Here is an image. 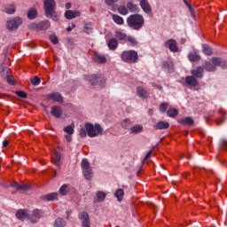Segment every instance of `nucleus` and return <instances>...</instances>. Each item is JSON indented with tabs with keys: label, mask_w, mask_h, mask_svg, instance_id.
Wrapping results in <instances>:
<instances>
[{
	"label": "nucleus",
	"mask_w": 227,
	"mask_h": 227,
	"mask_svg": "<svg viewBox=\"0 0 227 227\" xmlns=\"http://www.w3.org/2000/svg\"><path fill=\"white\" fill-rule=\"evenodd\" d=\"M47 98L53 100V102H58L59 104H63V96L59 92H52L47 95Z\"/></svg>",
	"instance_id": "nucleus-11"
},
{
	"label": "nucleus",
	"mask_w": 227,
	"mask_h": 227,
	"mask_svg": "<svg viewBox=\"0 0 227 227\" xmlns=\"http://www.w3.org/2000/svg\"><path fill=\"white\" fill-rule=\"evenodd\" d=\"M127 8L129 12H131V13H134V12L137 11V5L134 4L132 2H129L127 4Z\"/></svg>",
	"instance_id": "nucleus-42"
},
{
	"label": "nucleus",
	"mask_w": 227,
	"mask_h": 227,
	"mask_svg": "<svg viewBox=\"0 0 227 227\" xmlns=\"http://www.w3.org/2000/svg\"><path fill=\"white\" fill-rule=\"evenodd\" d=\"M51 114L55 118H61L63 116V108L59 106H51Z\"/></svg>",
	"instance_id": "nucleus-12"
},
{
	"label": "nucleus",
	"mask_w": 227,
	"mask_h": 227,
	"mask_svg": "<svg viewBox=\"0 0 227 227\" xmlns=\"http://www.w3.org/2000/svg\"><path fill=\"white\" fill-rule=\"evenodd\" d=\"M158 90H160V91H162V86H157Z\"/></svg>",
	"instance_id": "nucleus-62"
},
{
	"label": "nucleus",
	"mask_w": 227,
	"mask_h": 227,
	"mask_svg": "<svg viewBox=\"0 0 227 227\" xmlns=\"http://www.w3.org/2000/svg\"><path fill=\"white\" fill-rule=\"evenodd\" d=\"M70 192V187L67 184H63L59 189V194L67 196Z\"/></svg>",
	"instance_id": "nucleus-33"
},
{
	"label": "nucleus",
	"mask_w": 227,
	"mask_h": 227,
	"mask_svg": "<svg viewBox=\"0 0 227 227\" xmlns=\"http://www.w3.org/2000/svg\"><path fill=\"white\" fill-rule=\"evenodd\" d=\"M204 69L202 67H198L196 69L192 70V74L194 77L201 79L203 77Z\"/></svg>",
	"instance_id": "nucleus-22"
},
{
	"label": "nucleus",
	"mask_w": 227,
	"mask_h": 227,
	"mask_svg": "<svg viewBox=\"0 0 227 227\" xmlns=\"http://www.w3.org/2000/svg\"><path fill=\"white\" fill-rule=\"evenodd\" d=\"M71 27H73V29H74L75 27V24H73Z\"/></svg>",
	"instance_id": "nucleus-64"
},
{
	"label": "nucleus",
	"mask_w": 227,
	"mask_h": 227,
	"mask_svg": "<svg viewBox=\"0 0 227 227\" xmlns=\"http://www.w3.org/2000/svg\"><path fill=\"white\" fill-rule=\"evenodd\" d=\"M72 29H74L72 27H67V31H68V32L72 31Z\"/></svg>",
	"instance_id": "nucleus-61"
},
{
	"label": "nucleus",
	"mask_w": 227,
	"mask_h": 227,
	"mask_svg": "<svg viewBox=\"0 0 227 227\" xmlns=\"http://www.w3.org/2000/svg\"><path fill=\"white\" fill-rule=\"evenodd\" d=\"M167 114L169 118H176V116H178V110L176 108H169Z\"/></svg>",
	"instance_id": "nucleus-35"
},
{
	"label": "nucleus",
	"mask_w": 227,
	"mask_h": 227,
	"mask_svg": "<svg viewBox=\"0 0 227 227\" xmlns=\"http://www.w3.org/2000/svg\"><path fill=\"white\" fill-rule=\"evenodd\" d=\"M118 12L121 13V15H127V13H129V9L125 5H121L118 7Z\"/></svg>",
	"instance_id": "nucleus-45"
},
{
	"label": "nucleus",
	"mask_w": 227,
	"mask_h": 227,
	"mask_svg": "<svg viewBox=\"0 0 227 227\" xmlns=\"http://www.w3.org/2000/svg\"><path fill=\"white\" fill-rule=\"evenodd\" d=\"M12 187H15L16 191H20L21 192H24L26 191H29V189H31V185H29V184H21V185H20L17 183H14L12 184Z\"/></svg>",
	"instance_id": "nucleus-21"
},
{
	"label": "nucleus",
	"mask_w": 227,
	"mask_h": 227,
	"mask_svg": "<svg viewBox=\"0 0 227 227\" xmlns=\"http://www.w3.org/2000/svg\"><path fill=\"white\" fill-rule=\"evenodd\" d=\"M22 18L15 17L13 19H10L6 22V27L8 31H17L20 26H22Z\"/></svg>",
	"instance_id": "nucleus-6"
},
{
	"label": "nucleus",
	"mask_w": 227,
	"mask_h": 227,
	"mask_svg": "<svg viewBox=\"0 0 227 227\" xmlns=\"http://www.w3.org/2000/svg\"><path fill=\"white\" fill-rule=\"evenodd\" d=\"M115 198H117L118 201L123 200V196H125V192L123 189H118L114 193Z\"/></svg>",
	"instance_id": "nucleus-32"
},
{
	"label": "nucleus",
	"mask_w": 227,
	"mask_h": 227,
	"mask_svg": "<svg viewBox=\"0 0 227 227\" xmlns=\"http://www.w3.org/2000/svg\"><path fill=\"white\" fill-rule=\"evenodd\" d=\"M154 129H156V130H164L169 129V122L160 121L155 125Z\"/></svg>",
	"instance_id": "nucleus-23"
},
{
	"label": "nucleus",
	"mask_w": 227,
	"mask_h": 227,
	"mask_svg": "<svg viewBox=\"0 0 227 227\" xmlns=\"http://www.w3.org/2000/svg\"><path fill=\"white\" fill-rule=\"evenodd\" d=\"M118 0H106V3L108 6H113L114 3H117Z\"/></svg>",
	"instance_id": "nucleus-52"
},
{
	"label": "nucleus",
	"mask_w": 227,
	"mask_h": 227,
	"mask_svg": "<svg viewBox=\"0 0 227 227\" xmlns=\"http://www.w3.org/2000/svg\"><path fill=\"white\" fill-rule=\"evenodd\" d=\"M41 81L40 78L38 76H35L34 78L31 79V83L34 86H38V84H40Z\"/></svg>",
	"instance_id": "nucleus-49"
},
{
	"label": "nucleus",
	"mask_w": 227,
	"mask_h": 227,
	"mask_svg": "<svg viewBox=\"0 0 227 227\" xmlns=\"http://www.w3.org/2000/svg\"><path fill=\"white\" fill-rule=\"evenodd\" d=\"M162 68L168 70V72H173V62L172 61H164L162 64Z\"/></svg>",
	"instance_id": "nucleus-29"
},
{
	"label": "nucleus",
	"mask_w": 227,
	"mask_h": 227,
	"mask_svg": "<svg viewBox=\"0 0 227 227\" xmlns=\"http://www.w3.org/2000/svg\"><path fill=\"white\" fill-rule=\"evenodd\" d=\"M50 40L54 43V45H58V43H59V40L58 39V36H56V35H50Z\"/></svg>",
	"instance_id": "nucleus-48"
},
{
	"label": "nucleus",
	"mask_w": 227,
	"mask_h": 227,
	"mask_svg": "<svg viewBox=\"0 0 227 227\" xmlns=\"http://www.w3.org/2000/svg\"><path fill=\"white\" fill-rule=\"evenodd\" d=\"M88 81L92 86H106V78L100 74H92L88 77Z\"/></svg>",
	"instance_id": "nucleus-7"
},
{
	"label": "nucleus",
	"mask_w": 227,
	"mask_h": 227,
	"mask_svg": "<svg viewBox=\"0 0 227 227\" xmlns=\"http://www.w3.org/2000/svg\"><path fill=\"white\" fill-rule=\"evenodd\" d=\"M126 42H128V45H131V47H136L137 44V41L132 36L126 37Z\"/></svg>",
	"instance_id": "nucleus-40"
},
{
	"label": "nucleus",
	"mask_w": 227,
	"mask_h": 227,
	"mask_svg": "<svg viewBox=\"0 0 227 227\" xmlns=\"http://www.w3.org/2000/svg\"><path fill=\"white\" fill-rule=\"evenodd\" d=\"M92 59L93 61H95V63L98 64H104L107 62V59L106 58V56L98 52L94 53V55L92 56Z\"/></svg>",
	"instance_id": "nucleus-13"
},
{
	"label": "nucleus",
	"mask_w": 227,
	"mask_h": 227,
	"mask_svg": "<svg viewBox=\"0 0 227 227\" xmlns=\"http://www.w3.org/2000/svg\"><path fill=\"white\" fill-rule=\"evenodd\" d=\"M83 32L90 35V33H93V24L92 23H85L83 26Z\"/></svg>",
	"instance_id": "nucleus-34"
},
{
	"label": "nucleus",
	"mask_w": 227,
	"mask_h": 227,
	"mask_svg": "<svg viewBox=\"0 0 227 227\" xmlns=\"http://www.w3.org/2000/svg\"><path fill=\"white\" fill-rule=\"evenodd\" d=\"M6 81L8 84H11V86H13L15 84V81H13V76H11L8 73L6 74Z\"/></svg>",
	"instance_id": "nucleus-47"
},
{
	"label": "nucleus",
	"mask_w": 227,
	"mask_h": 227,
	"mask_svg": "<svg viewBox=\"0 0 227 227\" xmlns=\"http://www.w3.org/2000/svg\"><path fill=\"white\" fill-rule=\"evenodd\" d=\"M43 6L45 16L48 19H52L55 22L59 20V14L56 12V1L55 0H43Z\"/></svg>",
	"instance_id": "nucleus-2"
},
{
	"label": "nucleus",
	"mask_w": 227,
	"mask_h": 227,
	"mask_svg": "<svg viewBox=\"0 0 227 227\" xmlns=\"http://www.w3.org/2000/svg\"><path fill=\"white\" fill-rule=\"evenodd\" d=\"M202 51L206 56H212V47H210L208 44H203Z\"/></svg>",
	"instance_id": "nucleus-36"
},
{
	"label": "nucleus",
	"mask_w": 227,
	"mask_h": 227,
	"mask_svg": "<svg viewBox=\"0 0 227 227\" xmlns=\"http://www.w3.org/2000/svg\"><path fill=\"white\" fill-rule=\"evenodd\" d=\"M140 132H143V125L137 124L130 128V134H140Z\"/></svg>",
	"instance_id": "nucleus-27"
},
{
	"label": "nucleus",
	"mask_w": 227,
	"mask_h": 227,
	"mask_svg": "<svg viewBox=\"0 0 227 227\" xmlns=\"http://www.w3.org/2000/svg\"><path fill=\"white\" fill-rule=\"evenodd\" d=\"M211 62L212 63L207 62L204 66L207 72H215L217 70L216 67H221L223 69L227 68V61L223 59L214 57L212 58Z\"/></svg>",
	"instance_id": "nucleus-4"
},
{
	"label": "nucleus",
	"mask_w": 227,
	"mask_h": 227,
	"mask_svg": "<svg viewBox=\"0 0 227 227\" xmlns=\"http://www.w3.org/2000/svg\"><path fill=\"white\" fill-rule=\"evenodd\" d=\"M221 146H223V148H227V141L224 139L221 140Z\"/></svg>",
	"instance_id": "nucleus-55"
},
{
	"label": "nucleus",
	"mask_w": 227,
	"mask_h": 227,
	"mask_svg": "<svg viewBox=\"0 0 227 227\" xmlns=\"http://www.w3.org/2000/svg\"><path fill=\"white\" fill-rule=\"evenodd\" d=\"M82 168L86 180H91V178H93V170L91 167H90V161H88V160L84 159L82 160Z\"/></svg>",
	"instance_id": "nucleus-8"
},
{
	"label": "nucleus",
	"mask_w": 227,
	"mask_h": 227,
	"mask_svg": "<svg viewBox=\"0 0 227 227\" xmlns=\"http://www.w3.org/2000/svg\"><path fill=\"white\" fill-rule=\"evenodd\" d=\"M6 70V64H0V74H3Z\"/></svg>",
	"instance_id": "nucleus-53"
},
{
	"label": "nucleus",
	"mask_w": 227,
	"mask_h": 227,
	"mask_svg": "<svg viewBox=\"0 0 227 227\" xmlns=\"http://www.w3.org/2000/svg\"><path fill=\"white\" fill-rule=\"evenodd\" d=\"M116 40H127V35L121 32H115Z\"/></svg>",
	"instance_id": "nucleus-44"
},
{
	"label": "nucleus",
	"mask_w": 227,
	"mask_h": 227,
	"mask_svg": "<svg viewBox=\"0 0 227 227\" xmlns=\"http://www.w3.org/2000/svg\"><path fill=\"white\" fill-rule=\"evenodd\" d=\"M16 8L15 5L11 4V5H7L5 7V13H8V15H13V13H15Z\"/></svg>",
	"instance_id": "nucleus-39"
},
{
	"label": "nucleus",
	"mask_w": 227,
	"mask_h": 227,
	"mask_svg": "<svg viewBox=\"0 0 227 227\" xmlns=\"http://www.w3.org/2000/svg\"><path fill=\"white\" fill-rule=\"evenodd\" d=\"M113 20L115 22V24H118L119 26H121V24H123V18L117 14L113 15Z\"/></svg>",
	"instance_id": "nucleus-41"
},
{
	"label": "nucleus",
	"mask_w": 227,
	"mask_h": 227,
	"mask_svg": "<svg viewBox=\"0 0 227 227\" xmlns=\"http://www.w3.org/2000/svg\"><path fill=\"white\" fill-rule=\"evenodd\" d=\"M51 160L53 164L59 168L61 166V153L54 151L53 156L51 157Z\"/></svg>",
	"instance_id": "nucleus-16"
},
{
	"label": "nucleus",
	"mask_w": 227,
	"mask_h": 227,
	"mask_svg": "<svg viewBox=\"0 0 227 227\" xmlns=\"http://www.w3.org/2000/svg\"><path fill=\"white\" fill-rule=\"evenodd\" d=\"M65 6H66L67 10H70V8H72V4L71 3H67Z\"/></svg>",
	"instance_id": "nucleus-59"
},
{
	"label": "nucleus",
	"mask_w": 227,
	"mask_h": 227,
	"mask_svg": "<svg viewBox=\"0 0 227 227\" xmlns=\"http://www.w3.org/2000/svg\"><path fill=\"white\" fill-rule=\"evenodd\" d=\"M79 218L82 221V227H91V222L90 221V215L88 213L82 212Z\"/></svg>",
	"instance_id": "nucleus-9"
},
{
	"label": "nucleus",
	"mask_w": 227,
	"mask_h": 227,
	"mask_svg": "<svg viewBox=\"0 0 227 227\" xmlns=\"http://www.w3.org/2000/svg\"><path fill=\"white\" fill-rule=\"evenodd\" d=\"M65 17L67 19V20H72V19L81 17V12L69 10L65 12Z\"/></svg>",
	"instance_id": "nucleus-14"
},
{
	"label": "nucleus",
	"mask_w": 227,
	"mask_h": 227,
	"mask_svg": "<svg viewBox=\"0 0 227 227\" xmlns=\"http://www.w3.org/2000/svg\"><path fill=\"white\" fill-rule=\"evenodd\" d=\"M106 43L110 51H116L118 49V39L116 37L109 39Z\"/></svg>",
	"instance_id": "nucleus-18"
},
{
	"label": "nucleus",
	"mask_w": 227,
	"mask_h": 227,
	"mask_svg": "<svg viewBox=\"0 0 227 227\" xmlns=\"http://www.w3.org/2000/svg\"><path fill=\"white\" fill-rule=\"evenodd\" d=\"M188 59L190 61L194 62V61H200L201 59V57L198 54L196 51H192L188 54Z\"/></svg>",
	"instance_id": "nucleus-26"
},
{
	"label": "nucleus",
	"mask_w": 227,
	"mask_h": 227,
	"mask_svg": "<svg viewBox=\"0 0 227 227\" xmlns=\"http://www.w3.org/2000/svg\"><path fill=\"white\" fill-rule=\"evenodd\" d=\"M179 123H182V125H192V123H194V121H192V118L191 117H186V118L181 119L179 121Z\"/></svg>",
	"instance_id": "nucleus-38"
},
{
	"label": "nucleus",
	"mask_w": 227,
	"mask_h": 227,
	"mask_svg": "<svg viewBox=\"0 0 227 227\" xmlns=\"http://www.w3.org/2000/svg\"><path fill=\"white\" fill-rule=\"evenodd\" d=\"M8 145H10V142H8V140H4V141H3V146H4V148H6V146H8Z\"/></svg>",
	"instance_id": "nucleus-57"
},
{
	"label": "nucleus",
	"mask_w": 227,
	"mask_h": 227,
	"mask_svg": "<svg viewBox=\"0 0 227 227\" xmlns=\"http://www.w3.org/2000/svg\"><path fill=\"white\" fill-rule=\"evenodd\" d=\"M140 6L145 13H152V6L150 5V3H148V0H142L140 2Z\"/></svg>",
	"instance_id": "nucleus-17"
},
{
	"label": "nucleus",
	"mask_w": 227,
	"mask_h": 227,
	"mask_svg": "<svg viewBox=\"0 0 227 227\" xmlns=\"http://www.w3.org/2000/svg\"><path fill=\"white\" fill-rule=\"evenodd\" d=\"M127 24L131 29L139 31L145 26V18L140 14H131L127 19Z\"/></svg>",
	"instance_id": "nucleus-3"
},
{
	"label": "nucleus",
	"mask_w": 227,
	"mask_h": 227,
	"mask_svg": "<svg viewBox=\"0 0 227 227\" xmlns=\"http://www.w3.org/2000/svg\"><path fill=\"white\" fill-rule=\"evenodd\" d=\"M168 110V103H162L160 106V113H166V111Z\"/></svg>",
	"instance_id": "nucleus-51"
},
{
	"label": "nucleus",
	"mask_w": 227,
	"mask_h": 227,
	"mask_svg": "<svg viewBox=\"0 0 227 227\" xmlns=\"http://www.w3.org/2000/svg\"><path fill=\"white\" fill-rule=\"evenodd\" d=\"M16 217L20 221H24L25 219H29V213L26 209H20L16 212Z\"/></svg>",
	"instance_id": "nucleus-15"
},
{
	"label": "nucleus",
	"mask_w": 227,
	"mask_h": 227,
	"mask_svg": "<svg viewBox=\"0 0 227 227\" xmlns=\"http://www.w3.org/2000/svg\"><path fill=\"white\" fill-rule=\"evenodd\" d=\"M106 192H97L96 193V200L98 201V203H102V201H104V200H106Z\"/></svg>",
	"instance_id": "nucleus-31"
},
{
	"label": "nucleus",
	"mask_w": 227,
	"mask_h": 227,
	"mask_svg": "<svg viewBox=\"0 0 227 227\" xmlns=\"http://www.w3.org/2000/svg\"><path fill=\"white\" fill-rule=\"evenodd\" d=\"M121 58L125 63H136L137 61V52L133 50L123 51Z\"/></svg>",
	"instance_id": "nucleus-5"
},
{
	"label": "nucleus",
	"mask_w": 227,
	"mask_h": 227,
	"mask_svg": "<svg viewBox=\"0 0 227 227\" xmlns=\"http://www.w3.org/2000/svg\"><path fill=\"white\" fill-rule=\"evenodd\" d=\"M37 29L45 30L51 27V22L49 20L41 21L39 24L35 25Z\"/></svg>",
	"instance_id": "nucleus-25"
},
{
	"label": "nucleus",
	"mask_w": 227,
	"mask_h": 227,
	"mask_svg": "<svg viewBox=\"0 0 227 227\" xmlns=\"http://www.w3.org/2000/svg\"><path fill=\"white\" fill-rule=\"evenodd\" d=\"M37 15L38 11H36L35 8H31L27 12V19H29L30 20H34V19L37 17Z\"/></svg>",
	"instance_id": "nucleus-30"
},
{
	"label": "nucleus",
	"mask_w": 227,
	"mask_h": 227,
	"mask_svg": "<svg viewBox=\"0 0 227 227\" xmlns=\"http://www.w3.org/2000/svg\"><path fill=\"white\" fill-rule=\"evenodd\" d=\"M137 95L140 97V98H148V91H146L143 87L137 88Z\"/></svg>",
	"instance_id": "nucleus-24"
},
{
	"label": "nucleus",
	"mask_w": 227,
	"mask_h": 227,
	"mask_svg": "<svg viewBox=\"0 0 227 227\" xmlns=\"http://www.w3.org/2000/svg\"><path fill=\"white\" fill-rule=\"evenodd\" d=\"M54 226L55 227H66L67 222L65 220H63L62 218H57L55 220Z\"/></svg>",
	"instance_id": "nucleus-37"
},
{
	"label": "nucleus",
	"mask_w": 227,
	"mask_h": 227,
	"mask_svg": "<svg viewBox=\"0 0 227 227\" xmlns=\"http://www.w3.org/2000/svg\"><path fill=\"white\" fill-rule=\"evenodd\" d=\"M16 95H18V97L20 98H27V94L22 90L16 91Z\"/></svg>",
	"instance_id": "nucleus-50"
},
{
	"label": "nucleus",
	"mask_w": 227,
	"mask_h": 227,
	"mask_svg": "<svg viewBox=\"0 0 227 227\" xmlns=\"http://www.w3.org/2000/svg\"><path fill=\"white\" fill-rule=\"evenodd\" d=\"M121 125L123 129H129L130 125H132V121H129V119H124L121 122Z\"/></svg>",
	"instance_id": "nucleus-43"
},
{
	"label": "nucleus",
	"mask_w": 227,
	"mask_h": 227,
	"mask_svg": "<svg viewBox=\"0 0 227 227\" xmlns=\"http://www.w3.org/2000/svg\"><path fill=\"white\" fill-rule=\"evenodd\" d=\"M184 4H185L186 6H188V7H189V4H189L186 0H184Z\"/></svg>",
	"instance_id": "nucleus-63"
},
{
	"label": "nucleus",
	"mask_w": 227,
	"mask_h": 227,
	"mask_svg": "<svg viewBox=\"0 0 227 227\" xmlns=\"http://www.w3.org/2000/svg\"><path fill=\"white\" fill-rule=\"evenodd\" d=\"M41 217H43V212L39 209H35L32 212V215L29 216V221L30 223H38V219H41Z\"/></svg>",
	"instance_id": "nucleus-10"
},
{
	"label": "nucleus",
	"mask_w": 227,
	"mask_h": 227,
	"mask_svg": "<svg viewBox=\"0 0 227 227\" xmlns=\"http://www.w3.org/2000/svg\"><path fill=\"white\" fill-rule=\"evenodd\" d=\"M58 199V192L48 193L43 196V200H46V201H54V200Z\"/></svg>",
	"instance_id": "nucleus-28"
},
{
	"label": "nucleus",
	"mask_w": 227,
	"mask_h": 227,
	"mask_svg": "<svg viewBox=\"0 0 227 227\" xmlns=\"http://www.w3.org/2000/svg\"><path fill=\"white\" fill-rule=\"evenodd\" d=\"M64 132H66V134H68L69 136H72V134H74V125L65 127Z\"/></svg>",
	"instance_id": "nucleus-46"
},
{
	"label": "nucleus",
	"mask_w": 227,
	"mask_h": 227,
	"mask_svg": "<svg viewBox=\"0 0 227 227\" xmlns=\"http://www.w3.org/2000/svg\"><path fill=\"white\" fill-rule=\"evenodd\" d=\"M188 8H189V10H190L192 15H194V9H192V5L188 4Z\"/></svg>",
	"instance_id": "nucleus-58"
},
{
	"label": "nucleus",
	"mask_w": 227,
	"mask_h": 227,
	"mask_svg": "<svg viewBox=\"0 0 227 227\" xmlns=\"http://www.w3.org/2000/svg\"><path fill=\"white\" fill-rule=\"evenodd\" d=\"M66 139L68 143H70V141H72V135H66Z\"/></svg>",
	"instance_id": "nucleus-56"
},
{
	"label": "nucleus",
	"mask_w": 227,
	"mask_h": 227,
	"mask_svg": "<svg viewBox=\"0 0 227 227\" xmlns=\"http://www.w3.org/2000/svg\"><path fill=\"white\" fill-rule=\"evenodd\" d=\"M102 126L100 124H91L87 122L84 124V128H81L80 129V137H97V136H100L102 134Z\"/></svg>",
	"instance_id": "nucleus-1"
},
{
	"label": "nucleus",
	"mask_w": 227,
	"mask_h": 227,
	"mask_svg": "<svg viewBox=\"0 0 227 227\" xmlns=\"http://www.w3.org/2000/svg\"><path fill=\"white\" fill-rule=\"evenodd\" d=\"M185 82L188 84V86H192V88H196L200 82L194 76H186L185 77Z\"/></svg>",
	"instance_id": "nucleus-20"
},
{
	"label": "nucleus",
	"mask_w": 227,
	"mask_h": 227,
	"mask_svg": "<svg viewBox=\"0 0 227 227\" xmlns=\"http://www.w3.org/2000/svg\"><path fill=\"white\" fill-rule=\"evenodd\" d=\"M166 44L168 45L169 51H171V52H178V46L176 45V41L173 40V39H169Z\"/></svg>",
	"instance_id": "nucleus-19"
},
{
	"label": "nucleus",
	"mask_w": 227,
	"mask_h": 227,
	"mask_svg": "<svg viewBox=\"0 0 227 227\" xmlns=\"http://www.w3.org/2000/svg\"><path fill=\"white\" fill-rule=\"evenodd\" d=\"M216 123L217 125H221V123H223V119H217Z\"/></svg>",
	"instance_id": "nucleus-60"
},
{
	"label": "nucleus",
	"mask_w": 227,
	"mask_h": 227,
	"mask_svg": "<svg viewBox=\"0 0 227 227\" xmlns=\"http://www.w3.org/2000/svg\"><path fill=\"white\" fill-rule=\"evenodd\" d=\"M153 152V149H152L151 151H149V152L146 153V155H145V160H147V159H150V158L152 157Z\"/></svg>",
	"instance_id": "nucleus-54"
}]
</instances>
